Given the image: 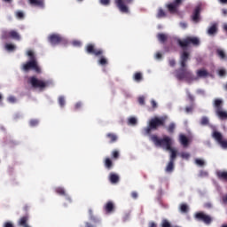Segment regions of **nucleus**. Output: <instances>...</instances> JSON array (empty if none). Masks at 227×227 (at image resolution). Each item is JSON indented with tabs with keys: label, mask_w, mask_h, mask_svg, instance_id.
Wrapping results in <instances>:
<instances>
[{
	"label": "nucleus",
	"mask_w": 227,
	"mask_h": 227,
	"mask_svg": "<svg viewBox=\"0 0 227 227\" xmlns=\"http://www.w3.org/2000/svg\"><path fill=\"white\" fill-rule=\"evenodd\" d=\"M218 75H220V77H224V75H226V70L224 69H220L218 71Z\"/></svg>",
	"instance_id": "51"
},
{
	"label": "nucleus",
	"mask_w": 227,
	"mask_h": 227,
	"mask_svg": "<svg viewBox=\"0 0 227 227\" xmlns=\"http://www.w3.org/2000/svg\"><path fill=\"white\" fill-rule=\"evenodd\" d=\"M194 109L193 106H186L185 107V112L186 113H192V110Z\"/></svg>",
	"instance_id": "56"
},
{
	"label": "nucleus",
	"mask_w": 227,
	"mask_h": 227,
	"mask_svg": "<svg viewBox=\"0 0 227 227\" xmlns=\"http://www.w3.org/2000/svg\"><path fill=\"white\" fill-rule=\"evenodd\" d=\"M99 3L103 6H109V4H111V0H99Z\"/></svg>",
	"instance_id": "45"
},
{
	"label": "nucleus",
	"mask_w": 227,
	"mask_h": 227,
	"mask_svg": "<svg viewBox=\"0 0 227 227\" xmlns=\"http://www.w3.org/2000/svg\"><path fill=\"white\" fill-rule=\"evenodd\" d=\"M161 227H173L171 223L168 220H163L161 223Z\"/></svg>",
	"instance_id": "47"
},
{
	"label": "nucleus",
	"mask_w": 227,
	"mask_h": 227,
	"mask_svg": "<svg viewBox=\"0 0 227 227\" xmlns=\"http://www.w3.org/2000/svg\"><path fill=\"white\" fill-rule=\"evenodd\" d=\"M175 129H176V125L174 122H171L167 128L168 134H173L175 132Z\"/></svg>",
	"instance_id": "30"
},
{
	"label": "nucleus",
	"mask_w": 227,
	"mask_h": 227,
	"mask_svg": "<svg viewBox=\"0 0 227 227\" xmlns=\"http://www.w3.org/2000/svg\"><path fill=\"white\" fill-rule=\"evenodd\" d=\"M184 3V0H174V2L168 4L166 5V8L171 13L174 15V13H178V8L180 5Z\"/></svg>",
	"instance_id": "10"
},
{
	"label": "nucleus",
	"mask_w": 227,
	"mask_h": 227,
	"mask_svg": "<svg viewBox=\"0 0 227 227\" xmlns=\"http://www.w3.org/2000/svg\"><path fill=\"white\" fill-rule=\"evenodd\" d=\"M200 13H201V8L200 6H197L192 13V20L193 22L197 24V22H200Z\"/></svg>",
	"instance_id": "15"
},
{
	"label": "nucleus",
	"mask_w": 227,
	"mask_h": 227,
	"mask_svg": "<svg viewBox=\"0 0 227 227\" xmlns=\"http://www.w3.org/2000/svg\"><path fill=\"white\" fill-rule=\"evenodd\" d=\"M180 26H181V27H183V29H185L187 27V23L182 22V23H180Z\"/></svg>",
	"instance_id": "62"
},
{
	"label": "nucleus",
	"mask_w": 227,
	"mask_h": 227,
	"mask_svg": "<svg viewBox=\"0 0 227 227\" xmlns=\"http://www.w3.org/2000/svg\"><path fill=\"white\" fill-rule=\"evenodd\" d=\"M1 38H2V40H8V38H10V31L3 30Z\"/></svg>",
	"instance_id": "32"
},
{
	"label": "nucleus",
	"mask_w": 227,
	"mask_h": 227,
	"mask_svg": "<svg viewBox=\"0 0 227 227\" xmlns=\"http://www.w3.org/2000/svg\"><path fill=\"white\" fill-rule=\"evenodd\" d=\"M223 104L224 103L221 98H215L213 102L215 115L222 121L227 120V111L223 107Z\"/></svg>",
	"instance_id": "4"
},
{
	"label": "nucleus",
	"mask_w": 227,
	"mask_h": 227,
	"mask_svg": "<svg viewBox=\"0 0 227 227\" xmlns=\"http://www.w3.org/2000/svg\"><path fill=\"white\" fill-rule=\"evenodd\" d=\"M168 65H169V67H175V65H176V60H175V59H169Z\"/></svg>",
	"instance_id": "52"
},
{
	"label": "nucleus",
	"mask_w": 227,
	"mask_h": 227,
	"mask_svg": "<svg viewBox=\"0 0 227 227\" xmlns=\"http://www.w3.org/2000/svg\"><path fill=\"white\" fill-rule=\"evenodd\" d=\"M191 59V53L189 51H181L179 58L180 68L176 70V77L178 81H186L191 82L196 81L192 73L187 68V61Z\"/></svg>",
	"instance_id": "1"
},
{
	"label": "nucleus",
	"mask_w": 227,
	"mask_h": 227,
	"mask_svg": "<svg viewBox=\"0 0 227 227\" xmlns=\"http://www.w3.org/2000/svg\"><path fill=\"white\" fill-rule=\"evenodd\" d=\"M151 141H153L155 146H163L164 148H166V150H171L172 142L169 137L159 138L157 135H152Z\"/></svg>",
	"instance_id": "5"
},
{
	"label": "nucleus",
	"mask_w": 227,
	"mask_h": 227,
	"mask_svg": "<svg viewBox=\"0 0 227 227\" xmlns=\"http://www.w3.org/2000/svg\"><path fill=\"white\" fill-rule=\"evenodd\" d=\"M87 54H93L96 57L102 56L104 54V51L102 49H96L95 44L89 43L85 49Z\"/></svg>",
	"instance_id": "11"
},
{
	"label": "nucleus",
	"mask_w": 227,
	"mask_h": 227,
	"mask_svg": "<svg viewBox=\"0 0 227 227\" xmlns=\"http://www.w3.org/2000/svg\"><path fill=\"white\" fill-rule=\"evenodd\" d=\"M73 45H74L75 47H81V42H79V41H74V42H73Z\"/></svg>",
	"instance_id": "59"
},
{
	"label": "nucleus",
	"mask_w": 227,
	"mask_h": 227,
	"mask_svg": "<svg viewBox=\"0 0 227 227\" xmlns=\"http://www.w3.org/2000/svg\"><path fill=\"white\" fill-rule=\"evenodd\" d=\"M133 79L136 82H141L143 81V74H141V72L135 73Z\"/></svg>",
	"instance_id": "25"
},
{
	"label": "nucleus",
	"mask_w": 227,
	"mask_h": 227,
	"mask_svg": "<svg viewBox=\"0 0 227 227\" xmlns=\"http://www.w3.org/2000/svg\"><path fill=\"white\" fill-rule=\"evenodd\" d=\"M179 141L183 146H189V138L184 134L179 136Z\"/></svg>",
	"instance_id": "20"
},
{
	"label": "nucleus",
	"mask_w": 227,
	"mask_h": 227,
	"mask_svg": "<svg viewBox=\"0 0 227 227\" xmlns=\"http://www.w3.org/2000/svg\"><path fill=\"white\" fill-rule=\"evenodd\" d=\"M216 176L219 180H224L227 182V171L219 170L216 172Z\"/></svg>",
	"instance_id": "18"
},
{
	"label": "nucleus",
	"mask_w": 227,
	"mask_h": 227,
	"mask_svg": "<svg viewBox=\"0 0 227 227\" xmlns=\"http://www.w3.org/2000/svg\"><path fill=\"white\" fill-rule=\"evenodd\" d=\"M15 16L17 17V19H20V20H22V19H24V12L17 11L15 12Z\"/></svg>",
	"instance_id": "38"
},
{
	"label": "nucleus",
	"mask_w": 227,
	"mask_h": 227,
	"mask_svg": "<svg viewBox=\"0 0 227 227\" xmlns=\"http://www.w3.org/2000/svg\"><path fill=\"white\" fill-rule=\"evenodd\" d=\"M39 121L36 119H32L29 121L30 127H36L38 125Z\"/></svg>",
	"instance_id": "41"
},
{
	"label": "nucleus",
	"mask_w": 227,
	"mask_h": 227,
	"mask_svg": "<svg viewBox=\"0 0 227 227\" xmlns=\"http://www.w3.org/2000/svg\"><path fill=\"white\" fill-rule=\"evenodd\" d=\"M112 157H113V159H120V152H118V151H113V153H112Z\"/></svg>",
	"instance_id": "46"
},
{
	"label": "nucleus",
	"mask_w": 227,
	"mask_h": 227,
	"mask_svg": "<svg viewBox=\"0 0 227 227\" xmlns=\"http://www.w3.org/2000/svg\"><path fill=\"white\" fill-rule=\"evenodd\" d=\"M180 212H182V214H187L189 212V206H187V204H181L180 207H179Z\"/></svg>",
	"instance_id": "28"
},
{
	"label": "nucleus",
	"mask_w": 227,
	"mask_h": 227,
	"mask_svg": "<svg viewBox=\"0 0 227 227\" xmlns=\"http://www.w3.org/2000/svg\"><path fill=\"white\" fill-rule=\"evenodd\" d=\"M28 84H31L32 88L37 90H45L49 86L50 82L36 78V76H31L28 79Z\"/></svg>",
	"instance_id": "7"
},
{
	"label": "nucleus",
	"mask_w": 227,
	"mask_h": 227,
	"mask_svg": "<svg viewBox=\"0 0 227 227\" xmlns=\"http://www.w3.org/2000/svg\"><path fill=\"white\" fill-rule=\"evenodd\" d=\"M8 102H10V104H15L17 102V98L13 96H11L8 98Z\"/></svg>",
	"instance_id": "48"
},
{
	"label": "nucleus",
	"mask_w": 227,
	"mask_h": 227,
	"mask_svg": "<svg viewBox=\"0 0 227 227\" xmlns=\"http://www.w3.org/2000/svg\"><path fill=\"white\" fill-rule=\"evenodd\" d=\"M197 77H194L196 81L198 79H207V77H210V73L205 68H201L196 71Z\"/></svg>",
	"instance_id": "14"
},
{
	"label": "nucleus",
	"mask_w": 227,
	"mask_h": 227,
	"mask_svg": "<svg viewBox=\"0 0 227 227\" xmlns=\"http://www.w3.org/2000/svg\"><path fill=\"white\" fill-rule=\"evenodd\" d=\"M151 106L153 109H157V102H155V100L153 99L151 100Z\"/></svg>",
	"instance_id": "54"
},
{
	"label": "nucleus",
	"mask_w": 227,
	"mask_h": 227,
	"mask_svg": "<svg viewBox=\"0 0 227 227\" xmlns=\"http://www.w3.org/2000/svg\"><path fill=\"white\" fill-rule=\"evenodd\" d=\"M89 214L90 215L91 221H94V223H100L99 219H97V218H95V216H93V210L90 209Z\"/></svg>",
	"instance_id": "39"
},
{
	"label": "nucleus",
	"mask_w": 227,
	"mask_h": 227,
	"mask_svg": "<svg viewBox=\"0 0 227 227\" xmlns=\"http://www.w3.org/2000/svg\"><path fill=\"white\" fill-rule=\"evenodd\" d=\"M195 219L197 221H202L205 224H211L212 223V216L208 215L203 212H198L195 214Z\"/></svg>",
	"instance_id": "12"
},
{
	"label": "nucleus",
	"mask_w": 227,
	"mask_h": 227,
	"mask_svg": "<svg viewBox=\"0 0 227 227\" xmlns=\"http://www.w3.org/2000/svg\"><path fill=\"white\" fill-rule=\"evenodd\" d=\"M105 211L106 214H111L112 212L114 211V203L113 201H108L104 207Z\"/></svg>",
	"instance_id": "17"
},
{
	"label": "nucleus",
	"mask_w": 227,
	"mask_h": 227,
	"mask_svg": "<svg viewBox=\"0 0 227 227\" xmlns=\"http://www.w3.org/2000/svg\"><path fill=\"white\" fill-rule=\"evenodd\" d=\"M181 157H182V159L188 160L189 157H191V154L189 153H181Z\"/></svg>",
	"instance_id": "49"
},
{
	"label": "nucleus",
	"mask_w": 227,
	"mask_h": 227,
	"mask_svg": "<svg viewBox=\"0 0 227 227\" xmlns=\"http://www.w3.org/2000/svg\"><path fill=\"white\" fill-rule=\"evenodd\" d=\"M200 176H208V172H207L205 170H201L200 172Z\"/></svg>",
	"instance_id": "55"
},
{
	"label": "nucleus",
	"mask_w": 227,
	"mask_h": 227,
	"mask_svg": "<svg viewBox=\"0 0 227 227\" xmlns=\"http://www.w3.org/2000/svg\"><path fill=\"white\" fill-rule=\"evenodd\" d=\"M173 169H175V161H170L168 162V164L167 165L165 171L167 173H173Z\"/></svg>",
	"instance_id": "24"
},
{
	"label": "nucleus",
	"mask_w": 227,
	"mask_h": 227,
	"mask_svg": "<svg viewBox=\"0 0 227 227\" xmlns=\"http://www.w3.org/2000/svg\"><path fill=\"white\" fill-rule=\"evenodd\" d=\"M10 38H12V40H17L18 42H20V34H19V32H17L16 30H10Z\"/></svg>",
	"instance_id": "21"
},
{
	"label": "nucleus",
	"mask_w": 227,
	"mask_h": 227,
	"mask_svg": "<svg viewBox=\"0 0 227 227\" xmlns=\"http://www.w3.org/2000/svg\"><path fill=\"white\" fill-rule=\"evenodd\" d=\"M55 192H57V194H59V196H67V192H65V188L58 187L56 188Z\"/></svg>",
	"instance_id": "31"
},
{
	"label": "nucleus",
	"mask_w": 227,
	"mask_h": 227,
	"mask_svg": "<svg viewBox=\"0 0 227 227\" xmlns=\"http://www.w3.org/2000/svg\"><path fill=\"white\" fill-rule=\"evenodd\" d=\"M48 40L51 45H58L63 42V37L58 34H53L48 37Z\"/></svg>",
	"instance_id": "13"
},
{
	"label": "nucleus",
	"mask_w": 227,
	"mask_h": 227,
	"mask_svg": "<svg viewBox=\"0 0 227 227\" xmlns=\"http://www.w3.org/2000/svg\"><path fill=\"white\" fill-rule=\"evenodd\" d=\"M109 180L111 184H118L120 182V176L114 173H111L109 176Z\"/></svg>",
	"instance_id": "23"
},
{
	"label": "nucleus",
	"mask_w": 227,
	"mask_h": 227,
	"mask_svg": "<svg viewBox=\"0 0 227 227\" xmlns=\"http://www.w3.org/2000/svg\"><path fill=\"white\" fill-rule=\"evenodd\" d=\"M212 137L222 146V148H227V140L223 137V134L217 130L213 131Z\"/></svg>",
	"instance_id": "9"
},
{
	"label": "nucleus",
	"mask_w": 227,
	"mask_h": 227,
	"mask_svg": "<svg viewBox=\"0 0 227 227\" xmlns=\"http://www.w3.org/2000/svg\"><path fill=\"white\" fill-rule=\"evenodd\" d=\"M195 164H197V166L203 167V166H205V160H203L201 159H196Z\"/></svg>",
	"instance_id": "40"
},
{
	"label": "nucleus",
	"mask_w": 227,
	"mask_h": 227,
	"mask_svg": "<svg viewBox=\"0 0 227 227\" xmlns=\"http://www.w3.org/2000/svg\"><path fill=\"white\" fill-rule=\"evenodd\" d=\"M106 137L110 144L116 143V141H118V136L114 133H107Z\"/></svg>",
	"instance_id": "19"
},
{
	"label": "nucleus",
	"mask_w": 227,
	"mask_h": 227,
	"mask_svg": "<svg viewBox=\"0 0 227 227\" xmlns=\"http://www.w3.org/2000/svg\"><path fill=\"white\" fill-rule=\"evenodd\" d=\"M177 45L183 50L182 52H187V47H191V45H193V47L200 46V38L196 36H186L184 39H177Z\"/></svg>",
	"instance_id": "3"
},
{
	"label": "nucleus",
	"mask_w": 227,
	"mask_h": 227,
	"mask_svg": "<svg viewBox=\"0 0 227 227\" xmlns=\"http://www.w3.org/2000/svg\"><path fill=\"white\" fill-rule=\"evenodd\" d=\"M5 49H6V51H8L9 52H13V51H15L16 47H15L14 44L7 43V44H5Z\"/></svg>",
	"instance_id": "34"
},
{
	"label": "nucleus",
	"mask_w": 227,
	"mask_h": 227,
	"mask_svg": "<svg viewBox=\"0 0 227 227\" xmlns=\"http://www.w3.org/2000/svg\"><path fill=\"white\" fill-rule=\"evenodd\" d=\"M158 40H160V42H166V40H168V36L165 34H158L157 35Z\"/></svg>",
	"instance_id": "36"
},
{
	"label": "nucleus",
	"mask_w": 227,
	"mask_h": 227,
	"mask_svg": "<svg viewBox=\"0 0 227 227\" xmlns=\"http://www.w3.org/2000/svg\"><path fill=\"white\" fill-rule=\"evenodd\" d=\"M223 203H227V195L223 196Z\"/></svg>",
	"instance_id": "64"
},
{
	"label": "nucleus",
	"mask_w": 227,
	"mask_h": 227,
	"mask_svg": "<svg viewBox=\"0 0 227 227\" xmlns=\"http://www.w3.org/2000/svg\"><path fill=\"white\" fill-rule=\"evenodd\" d=\"M59 104L60 107H65V98L63 96L59 98Z\"/></svg>",
	"instance_id": "43"
},
{
	"label": "nucleus",
	"mask_w": 227,
	"mask_h": 227,
	"mask_svg": "<svg viewBox=\"0 0 227 227\" xmlns=\"http://www.w3.org/2000/svg\"><path fill=\"white\" fill-rule=\"evenodd\" d=\"M155 58H156V59H160L162 58V53H160V52L156 53Z\"/></svg>",
	"instance_id": "61"
},
{
	"label": "nucleus",
	"mask_w": 227,
	"mask_h": 227,
	"mask_svg": "<svg viewBox=\"0 0 227 227\" xmlns=\"http://www.w3.org/2000/svg\"><path fill=\"white\" fill-rule=\"evenodd\" d=\"M216 53L220 59H226V53H224V51L217 50Z\"/></svg>",
	"instance_id": "33"
},
{
	"label": "nucleus",
	"mask_w": 227,
	"mask_h": 227,
	"mask_svg": "<svg viewBox=\"0 0 227 227\" xmlns=\"http://www.w3.org/2000/svg\"><path fill=\"white\" fill-rule=\"evenodd\" d=\"M208 123H209L208 117L204 116L201 118L200 125L206 126V125H208Z\"/></svg>",
	"instance_id": "37"
},
{
	"label": "nucleus",
	"mask_w": 227,
	"mask_h": 227,
	"mask_svg": "<svg viewBox=\"0 0 227 227\" xmlns=\"http://www.w3.org/2000/svg\"><path fill=\"white\" fill-rule=\"evenodd\" d=\"M129 125H136L137 123V119L136 117H130L129 119Z\"/></svg>",
	"instance_id": "44"
},
{
	"label": "nucleus",
	"mask_w": 227,
	"mask_h": 227,
	"mask_svg": "<svg viewBox=\"0 0 227 227\" xmlns=\"http://www.w3.org/2000/svg\"><path fill=\"white\" fill-rule=\"evenodd\" d=\"M21 70L23 72H29V70H35L36 74H42V68L38 66V61L29 60L27 63L23 64Z\"/></svg>",
	"instance_id": "8"
},
{
	"label": "nucleus",
	"mask_w": 227,
	"mask_h": 227,
	"mask_svg": "<svg viewBox=\"0 0 227 227\" xmlns=\"http://www.w3.org/2000/svg\"><path fill=\"white\" fill-rule=\"evenodd\" d=\"M149 227H157V224L153 222L149 223Z\"/></svg>",
	"instance_id": "63"
},
{
	"label": "nucleus",
	"mask_w": 227,
	"mask_h": 227,
	"mask_svg": "<svg viewBox=\"0 0 227 227\" xmlns=\"http://www.w3.org/2000/svg\"><path fill=\"white\" fill-rule=\"evenodd\" d=\"M74 107H75V109H81V107H82V103H81V102L76 103Z\"/></svg>",
	"instance_id": "60"
},
{
	"label": "nucleus",
	"mask_w": 227,
	"mask_h": 227,
	"mask_svg": "<svg viewBox=\"0 0 227 227\" xmlns=\"http://www.w3.org/2000/svg\"><path fill=\"white\" fill-rule=\"evenodd\" d=\"M98 63H99V65L104 67V66L107 65V59L101 57Z\"/></svg>",
	"instance_id": "42"
},
{
	"label": "nucleus",
	"mask_w": 227,
	"mask_h": 227,
	"mask_svg": "<svg viewBox=\"0 0 227 227\" xmlns=\"http://www.w3.org/2000/svg\"><path fill=\"white\" fill-rule=\"evenodd\" d=\"M157 19H164V17H167L166 12L162 8L158 9V12L156 14Z\"/></svg>",
	"instance_id": "27"
},
{
	"label": "nucleus",
	"mask_w": 227,
	"mask_h": 227,
	"mask_svg": "<svg viewBox=\"0 0 227 227\" xmlns=\"http://www.w3.org/2000/svg\"><path fill=\"white\" fill-rule=\"evenodd\" d=\"M3 227H15V225L12 222H5Z\"/></svg>",
	"instance_id": "50"
},
{
	"label": "nucleus",
	"mask_w": 227,
	"mask_h": 227,
	"mask_svg": "<svg viewBox=\"0 0 227 227\" xmlns=\"http://www.w3.org/2000/svg\"><path fill=\"white\" fill-rule=\"evenodd\" d=\"M131 198H133V200H137V192H132Z\"/></svg>",
	"instance_id": "57"
},
{
	"label": "nucleus",
	"mask_w": 227,
	"mask_h": 227,
	"mask_svg": "<svg viewBox=\"0 0 227 227\" xmlns=\"http://www.w3.org/2000/svg\"><path fill=\"white\" fill-rule=\"evenodd\" d=\"M114 2L121 13H130L129 4H132L134 0H114Z\"/></svg>",
	"instance_id": "6"
},
{
	"label": "nucleus",
	"mask_w": 227,
	"mask_h": 227,
	"mask_svg": "<svg viewBox=\"0 0 227 227\" xmlns=\"http://www.w3.org/2000/svg\"><path fill=\"white\" fill-rule=\"evenodd\" d=\"M29 4L32 6H38L39 8H43V0H29Z\"/></svg>",
	"instance_id": "22"
},
{
	"label": "nucleus",
	"mask_w": 227,
	"mask_h": 227,
	"mask_svg": "<svg viewBox=\"0 0 227 227\" xmlns=\"http://www.w3.org/2000/svg\"><path fill=\"white\" fill-rule=\"evenodd\" d=\"M168 152H170V161L175 162L176 159V150L170 147V149H167Z\"/></svg>",
	"instance_id": "26"
},
{
	"label": "nucleus",
	"mask_w": 227,
	"mask_h": 227,
	"mask_svg": "<svg viewBox=\"0 0 227 227\" xmlns=\"http://www.w3.org/2000/svg\"><path fill=\"white\" fill-rule=\"evenodd\" d=\"M187 95H188L189 100H191V102H194V96H192V95L190 94L189 92L187 93Z\"/></svg>",
	"instance_id": "58"
},
{
	"label": "nucleus",
	"mask_w": 227,
	"mask_h": 227,
	"mask_svg": "<svg viewBox=\"0 0 227 227\" xmlns=\"http://www.w3.org/2000/svg\"><path fill=\"white\" fill-rule=\"evenodd\" d=\"M138 103L140 106H145V97L138 98Z\"/></svg>",
	"instance_id": "53"
},
{
	"label": "nucleus",
	"mask_w": 227,
	"mask_h": 227,
	"mask_svg": "<svg viewBox=\"0 0 227 227\" xmlns=\"http://www.w3.org/2000/svg\"><path fill=\"white\" fill-rule=\"evenodd\" d=\"M105 168H106V169H112L113 168V160H111L110 158H106V160H105Z\"/></svg>",
	"instance_id": "29"
},
{
	"label": "nucleus",
	"mask_w": 227,
	"mask_h": 227,
	"mask_svg": "<svg viewBox=\"0 0 227 227\" xmlns=\"http://www.w3.org/2000/svg\"><path fill=\"white\" fill-rule=\"evenodd\" d=\"M168 116H154L151 118L147 122V127L144 128L145 136H152V132L160 129V127H166V121Z\"/></svg>",
	"instance_id": "2"
},
{
	"label": "nucleus",
	"mask_w": 227,
	"mask_h": 227,
	"mask_svg": "<svg viewBox=\"0 0 227 227\" xmlns=\"http://www.w3.org/2000/svg\"><path fill=\"white\" fill-rule=\"evenodd\" d=\"M217 23H212L207 28V35H209V36H214L215 35H217Z\"/></svg>",
	"instance_id": "16"
},
{
	"label": "nucleus",
	"mask_w": 227,
	"mask_h": 227,
	"mask_svg": "<svg viewBox=\"0 0 227 227\" xmlns=\"http://www.w3.org/2000/svg\"><path fill=\"white\" fill-rule=\"evenodd\" d=\"M27 55L30 58V61H36V57H35V52L31 50H29L27 52Z\"/></svg>",
	"instance_id": "35"
}]
</instances>
